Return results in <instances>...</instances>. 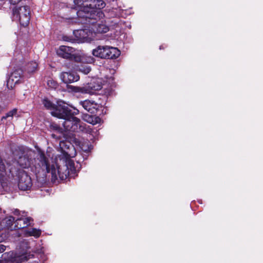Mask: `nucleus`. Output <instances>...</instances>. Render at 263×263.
<instances>
[{"instance_id":"1","label":"nucleus","mask_w":263,"mask_h":263,"mask_svg":"<svg viewBox=\"0 0 263 263\" xmlns=\"http://www.w3.org/2000/svg\"><path fill=\"white\" fill-rule=\"evenodd\" d=\"M74 3L79 7L78 17L83 19V23L94 33H104L109 30V27L100 20L104 16L101 10L106 6L103 0H74Z\"/></svg>"},{"instance_id":"2","label":"nucleus","mask_w":263,"mask_h":263,"mask_svg":"<svg viewBox=\"0 0 263 263\" xmlns=\"http://www.w3.org/2000/svg\"><path fill=\"white\" fill-rule=\"evenodd\" d=\"M39 161L37 165H35V174L39 173L42 170L46 173H51L52 181H55L58 179V176L60 180H64L67 178L70 174L74 175L79 172L81 168V164L79 160L77 161V164L73 160H62V165H57V169L54 164H50L49 159L46 156L44 152H39V157L37 158ZM61 161V160H60Z\"/></svg>"},{"instance_id":"3","label":"nucleus","mask_w":263,"mask_h":263,"mask_svg":"<svg viewBox=\"0 0 263 263\" xmlns=\"http://www.w3.org/2000/svg\"><path fill=\"white\" fill-rule=\"evenodd\" d=\"M74 48L62 45L57 50V55L63 59L77 63L86 62L91 63L94 62V59L91 56L88 57L86 59L84 55H81L79 53H74Z\"/></svg>"},{"instance_id":"4","label":"nucleus","mask_w":263,"mask_h":263,"mask_svg":"<svg viewBox=\"0 0 263 263\" xmlns=\"http://www.w3.org/2000/svg\"><path fill=\"white\" fill-rule=\"evenodd\" d=\"M92 54L102 59H116L119 57L121 52L116 47L99 45L92 50Z\"/></svg>"},{"instance_id":"5","label":"nucleus","mask_w":263,"mask_h":263,"mask_svg":"<svg viewBox=\"0 0 263 263\" xmlns=\"http://www.w3.org/2000/svg\"><path fill=\"white\" fill-rule=\"evenodd\" d=\"M79 114V110L75 108L71 109L64 101H57L56 106L51 114L52 116L59 119H65L71 117V115H77Z\"/></svg>"},{"instance_id":"6","label":"nucleus","mask_w":263,"mask_h":263,"mask_svg":"<svg viewBox=\"0 0 263 263\" xmlns=\"http://www.w3.org/2000/svg\"><path fill=\"white\" fill-rule=\"evenodd\" d=\"M12 14L22 26L27 27L29 25L31 17L29 6H15L12 9Z\"/></svg>"},{"instance_id":"7","label":"nucleus","mask_w":263,"mask_h":263,"mask_svg":"<svg viewBox=\"0 0 263 263\" xmlns=\"http://www.w3.org/2000/svg\"><path fill=\"white\" fill-rule=\"evenodd\" d=\"M13 171L12 167L10 169V172L13 176L18 177V187L22 191L30 190L32 186L31 177L23 170L17 169Z\"/></svg>"},{"instance_id":"8","label":"nucleus","mask_w":263,"mask_h":263,"mask_svg":"<svg viewBox=\"0 0 263 263\" xmlns=\"http://www.w3.org/2000/svg\"><path fill=\"white\" fill-rule=\"evenodd\" d=\"M102 80L99 78L93 79L83 87L70 86V88L75 92L93 94L96 91L100 90L102 88Z\"/></svg>"},{"instance_id":"9","label":"nucleus","mask_w":263,"mask_h":263,"mask_svg":"<svg viewBox=\"0 0 263 263\" xmlns=\"http://www.w3.org/2000/svg\"><path fill=\"white\" fill-rule=\"evenodd\" d=\"M75 115H71V117L64 119L63 123V127L67 132H79L83 131L85 128L81 123L80 119L76 117Z\"/></svg>"},{"instance_id":"10","label":"nucleus","mask_w":263,"mask_h":263,"mask_svg":"<svg viewBox=\"0 0 263 263\" xmlns=\"http://www.w3.org/2000/svg\"><path fill=\"white\" fill-rule=\"evenodd\" d=\"M80 104L86 111L91 114L101 115L103 114L104 106L95 101L85 100L80 102Z\"/></svg>"},{"instance_id":"11","label":"nucleus","mask_w":263,"mask_h":263,"mask_svg":"<svg viewBox=\"0 0 263 263\" xmlns=\"http://www.w3.org/2000/svg\"><path fill=\"white\" fill-rule=\"evenodd\" d=\"M62 154L59 156L60 160H72L71 158L76 155L75 147L69 142H62L60 144Z\"/></svg>"},{"instance_id":"12","label":"nucleus","mask_w":263,"mask_h":263,"mask_svg":"<svg viewBox=\"0 0 263 263\" xmlns=\"http://www.w3.org/2000/svg\"><path fill=\"white\" fill-rule=\"evenodd\" d=\"M33 159L30 154L24 153L17 161L18 164L23 168H29L33 164Z\"/></svg>"},{"instance_id":"13","label":"nucleus","mask_w":263,"mask_h":263,"mask_svg":"<svg viewBox=\"0 0 263 263\" xmlns=\"http://www.w3.org/2000/svg\"><path fill=\"white\" fill-rule=\"evenodd\" d=\"M61 77L63 82L66 84L77 82L80 79L79 76L74 72H63Z\"/></svg>"},{"instance_id":"14","label":"nucleus","mask_w":263,"mask_h":263,"mask_svg":"<svg viewBox=\"0 0 263 263\" xmlns=\"http://www.w3.org/2000/svg\"><path fill=\"white\" fill-rule=\"evenodd\" d=\"M33 221L31 217L17 218L14 221L15 229H22L30 225V221Z\"/></svg>"},{"instance_id":"15","label":"nucleus","mask_w":263,"mask_h":263,"mask_svg":"<svg viewBox=\"0 0 263 263\" xmlns=\"http://www.w3.org/2000/svg\"><path fill=\"white\" fill-rule=\"evenodd\" d=\"M99 115L98 114H94V115L84 114L83 119L88 123L96 125L101 121V118L99 117Z\"/></svg>"},{"instance_id":"16","label":"nucleus","mask_w":263,"mask_h":263,"mask_svg":"<svg viewBox=\"0 0 263 263\" xmlns=\"http://www.w3.org/2000/svg\"><path fill=\"white\" fill-rule=\"evenodd\" d=\"M24 74H26V73L22 69H17L12 72L10 79L14 81L15 83H17L21 81L20 79L24 77Z\"/></svg>"},{"instance_id":"17","label":"nucleus","mask_w":263,"mask_h":263,"mask_svg":"<svg viewBox=\"0 0 263 263\" xmlns=\"http://www.w3.org/2000/svg\"><path fill=\"white\" fill-rule=\"evenodd\" d=\"M38 68V64L35 61H31L25 66V72L31 74L36 71Z\"/></svg>"},{"instance_id":"18","label":"nucleus","mask_w":263,"mask_h":263,"mask_svg":"<svg viewBox=\"0 0 263 263\" xmlns=\"http://www.w3.org/2000/svg\"><path fill=\"white\" fill-rule=\"evenodd\" d=\"M41 103L46 109L51 110V111H52V110H54L56 106V104H54L47 97H44L42 99Z\"/></svg>"},{"instance_id":"19","label":"nucleus","mask_w":263,"mask_h":263,"mask_svg":"<svg viewBox=\"0 0 263 263\" xmlns=\"http://www.w3.org/2000/svg\"><path fill=\"white\" fill-rule=\"evenodd\" d=\"M73 33L77 40L82 41L86 37L85 31L83 29L73 30Z\"/></svg>"},{"instance_id":"20","label":"nucleus","mask_w":263,"mask_h":263,"mask_svg":"<svg viewBox=\"0 0 263 263\" xmlns=\"http://www.w3.org/2000/svg\"><path fill=\"white\" fill-rule=\"evenodd\" d=\"M29 236H32L35 237H39L41 235V231L35 228H32L27 232Z\"/></svg>"},{"instance_id":"21","label":"nucleus","mask_w":263,"mask_h":263,"mask_svg":"<svg viewBox=\"0 0 263 263\" xmlns=\"http://www.w3.org/2000/svg\"><path fill=\"white\" fill-rule=\"evenodd\" d=\"M47 83L48 87L52 89H56L59 87L58 82L52 79L48 80Z\"/></svg>"},{"instance_id":"22","label":"nucleus","mask_w":263,"mask_h":263,"mask_svg":"<svg viewBox=\"0 0 263 263\" xmlns=\"http://www.w3.org/2000/svg\"><path fill=\"white\" fill-rule=\"evenodd\" d=\"M74 141H75V143H76V144L77 145H79L80 146H81V149H82L84 152L88 153V152H90V149H91V148H90L91 145H90V146H89L88 145V143H87V147H84V144H82V145L81 146V145H80L81 142H80V141L79 140H78V139H74Z\"/></svg>"},{"instance_id":"23","label":"nucleus","mask_w":263,"mask_h":263,"mask_svg":"<svg viewBox=\"0 0 263 263\" xmlns=\"http://www.w3.org/2000/svg\"><path fill=\"white\" fill-rule=\"evenodd\" d=\"M17 111V109L16 108H14L12 110L9 111L8 112L5 116L3 117L2 118V120H3L4 119H6L7 118L9 117H13V116L16 114Z\"/></svg>"},{"instance_id":"24","label":"nucleus","mask_w":263,"mask_h":263,"mask_svg":"<svg viewBox=\"0 0 263 263\" xmlns=\"http://www.w3.org/2000/svg\"><path fill=\"white\" fill-rule=\"evenodd\" d=\"M50 128L51 129L57 131L59 133H61L62 132V128L60 126L56 123H52L50 125Z\"/></svg>"},{"instance_id":"25","label":"nucleus","mask_w":263,"mask_h":263,"mask_svg":"<svg viewBox=\"0 0 263 263\" xmlns=\"http://www.w3.org/2000/svg\"><path fill=\"white\" fill-rule=\"evenodd\" d=\"M83 69H80L81 71H83L85 74H88L91 71V68L89 66L83 67Z\"/></svg>"},{"instance_id":"26","label":"nucleus","mask_w":263,"mask_h":263,"mask_svg":"<svg viewBox=\"0 0 263 263\" xmlns=\"http://www.w3.org/2000/svg\"><path fill=\"white\" fill-rule=\"evenodd\" d=\"M14 220H15L14 217H13V216H11L7 220V223L8 225H12L13 223H14V221H15Z\"/></svg>"},{"instance_id":"27","label":"nucleus","mask_w":263,"mask_h":263,"mask_svg":"<svg viewBox=\"0 0 263 263\" xmlns=\"http://www.w3.org/2000/svg\"><path fill=\"white\" fill-rule=\"evenodd\" d=\"M11 5H16L18 4L22 0H8Z\"/></svg>"},{"instance_id":"28","label":"nucleus","mask_w":263,"mask_h":263,"mask_svg":"<svg viewBox=\"0 0 263 263\" xmlns=\"http://www.w3.org/2000/svg\"><path fill=\"white\" fill-rule=\"evenodd\" d=\"M63 40L67 42H72V41L73 40L72 38L67 36H64L63 37Z\"/></svg>"},{"instance_id":"29","label":"nucleus","mask_w":263,"mask_h":263,"mask_svg":"<svg viewBox=\"0 0 263 263\" xmlns=\"http://www.w3.org/2000/svg\"><path fill=\"white\" fill-rule=\"evenodd\" d=\"M6 250V247L3 245H0V253L3 252Z\"/></svg>"},{"instance_id":"30","label":"nucleus","mask_w":263,"mask_h":263,"mask_svg":"<svg viewBox=\"0 0 263 263\" xmlns=\"http://www.w3.org/2000/svg\"><path fill=\"white\" fill-rule=\"evenodd\" d=\"M160 49H164V48L163 47V46L161 45L160 46Z\"/></svg>"}]
</instances>
